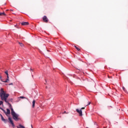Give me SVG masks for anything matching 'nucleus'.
<instances>
[{
	"label": "nucleus",
	"instance_id": "nucleus-1",
	"mask_svg": "<svg viewBox=\"0 0 128 128\" xmlns=\"http://www.w3.org/2000/svg\"><path fill=\"white\" fill-rule=\"evenodd\" d=\"M8 96H10V94L4 92V89L1 88L0 90V98L2 100H4L6 104H8V106L11 110V114L14 120H16V122H18V120H20V115L16 114L14 110V108H12V104H10V100H8Z\"/></svg>",
	"mask_w": 128,
	"mask_h": 128
},
{
	"label": "nucleus",
	"instance_id": "nucleus-2",
	"mask_svg": "<svg viewBox=\"0 0 128 128\" xmlns=\"http://www.w3.org/2000/svg\"><path fill=\"white\" fill-rule=\"evenodd\" d=\"M8 119L10 122L11 124H12V126H13V128H14V122L12 121V118H10V116H8Z\"/></svg>",
	"mask_w": 128,
	"mask_h": 128
},
{
	"label": "nucleus",
	"instance_id": "nucleus-3",
	"mask_svg": "<svg viewBox=\"0 0 128 128\" xmlns=\"http://www.w3.org/2000/svg\"><path fill=\"white\" fill-rule=\"evenodd\" d=\"M76 112H77L78 114H79L80 116H82V110L76 109Z\"/></svg>",
	"mask_w": 128,
	"mask_h": 128
},
{
	"label": "nucleus",
	"instance_id": "nucleus-4",
	"mask_svg": "<svg viewBox=\"0 0 128 128\" xmlns=\"http://www.w3.org/2000/svg\"><path fill=\"white\" fill-rule=\"evenodd\" d=\"M43 20L44 22H48V19L46 16H44L43 17Z\"/></svg>",
	"mask_w": 128,
	"mask_h": 128
},
{
	"label": "nucleus",
	"instance_id": "nucleus-5",
	"mask_svg": "<svg viewBox=\"0 0 128 128\" xmlns=\"http://www.w3.org/2000/svg\"><path fill=\"white\" fill-rule=\"evenodd\" d=\"M22 26H28V22H22L21 23Z\"/></svg>",
	"mask_w": 128,
	"mask_h": 128
},
{
	"label": "nucleus",
	"instance_id": "nucleus-6",
	"mask_svg": "<svg viewBox=\"0 0 128 128\" xmlns=\"http://www.w3.org/2000/svg\"><path fill=\"white\" fill-rule=\"evenodd\" d=\"M10 114V110L9 109H6V116H8V114Z\"/></svg>",
	"mask_w": 128,
	"mask_h": 128
},
{
	"label": "nucleus",
	"instance_id": "nucleus-7",
	"mask_svg": "<svg viewBox=\"0 0 128 128\" xmlns=\"http://www.w3.org/2000/svg\"><path fill=\"white\" fill-rule=\"evenodd\" d=\"M0 116H1L2 120L3 122H6V120L4 118V116H2V115L0 114Z\"/></svg>",
	"mask_w": 128,
	"mask_h": 128
},
{
	"label": "nucleus",
	"instance_id": "nucleus-8",
	"mask_svg": "<svg viewBox=\"0 0 128 128\" xmlns=\"http://www.w3.org/2000/svg\"><path fill=\"white\" fill-rule=\"evenodd\" d=\"M34 104H36V100H34L32 101V108H34Z\"/></svg>",
	"mask_w": 128,
	"mask_h": 128
},
{
	"label": "nucleus",
	"instance_id": "nucleus-9",
	"mask_svg": "<svg viewBox=\"0 0 128 128\" xmlns=\"http://www.w3.org/2000/svg\"><path fill=\"white\" fill-rule=\"evenodd\" d=\"M74 46L77 50H80V48L76 47V46Z\"/></svg>",
	"mask_w": 128,
	"mask_h": 128
},
{
	"label": "nucleus",
	"instance_id": "nucleus-10",
	"mask_svg": "<svg viewBox=\"0 0 128 128\" xmlns=\"http://www.w3.org/2000/svg\"><path fill=\"white\" fill-rule=\"evenodd\" d=\"M90 102H88V104H85V106H90Z\"/></svg>",
	"mask_w": 128,
	"mask_h": 128
},
{
	"label": "nucleus",
	"instance_id": "nucleus-11",
	"mask_svg": "<svg viewBox=\"0 0 128 128\" xmlns=\"http://www.w3.org/2000/svg\"><path fill=\"white\" fill-rule=\"evenodd\" d=\"M4 73L6 74L7 76H8V72L6 71Z\"/></svg>",
	"mask_w": 128,
	"mask_h": 128
},
{
	"label": "nucleus",
	"instance_id": "nucleus-12",
	"mask_svg": "<svg viewBox=\"0 0 128 128\" xmlns=\"http://www.w3.org/2000/svg\"><path fill=\"white\" fill-rule=\"evenodd\" d=\"M0 16H6V14L4 12L0 13Z\"/></svg>",
	"mask_w": 128,
	"mask_h": 128
},
{
	"label": "nucleus",
	"instance_id": "nucleus-13",
	"mask_svg": "<svg viewBox=\"0 0 128 128\" xmlns=\"http://www.w3.org/2000/svg\"><path fill=\"white\" fill-rule=\"evenodd\" d=\"M18 128H24V126H22V125H20L19 127H18Z\"/></svg>",
	"mask_w": 128,
	"mask_h": 128
},
{
	"label": "nucleus",
	"instance_id": "nucleus-14",
	"mask_svg": "<svg viewBox=\"0 0 128 128\" xmlns=\"http://www.w3.org/2000/svg\"><path fill=\"white\" fill-rule=\"evenodd\" d=\"M19 44L20 46H24V44L22 42H19Z\"/></svg>",
	"mask_w": 128,
	"mask_h": 128
},
{
	"label": "nucleus",
	"instance_id": "nucleus-15",
	"mask_svg": "<svg viewBox=\"0 0 128 128\" xmlns=\"http://www.w3.org/2000/svg\"><path fill=\"white\" fill-rule=\"evenodd\" d=\"M6 80H7V82H10V78H9L8 76H7V79Z\"/></svg>",
	"mask_w": 128,
	"mask_h": 128
},
{
	"label": "nucleus",
	"instance_id": "nucleus-16",
	"mask_svg": "<svg viewBox=\"0 0 128 128\" xmlns=\"http://www.w3.org/2000/svg\"><path fill=\"white\" fill-rule=\"evenodd\" d=\"M20 98H26L24 96H22L20 97Z\"/></svg>",
	"mask_w": 128,
	"mask_h": 128
},
{
	"label": "nucleus",
	"instance_id": "nucleus-17",
	"mask_svg": "<svg viewBox=\"0 0 128 128\" xmlns=\"http://www.w3.org/2000/svg\"><path fill=\"white\" fill-rule=\"evenodd\" d=\"M2 104H4V102H2V101L0 100V106H2Z\"/></svg>",
	"mask_w": 128,
	"mask_h": 128
},
{
	"label": "nucleus",
	"instance_id": "nucleus-18",
	"mask_svg": "<svg viewBox=\"0 0 128 128\" xmlns=\"http://www.w3.org/2000/svg\"><path fill=\"white\" fill-rule=\"evenodd\" d=\"M4 82H8V80H5V81H4Z\"/></svg>",
	"mask_w": 128,
	"mask_h": 128
},
{
	"label": "nucleus",
	"instance_id": "nucleus-19",
	"mask_svg": "<svg viewBox=\"0 0 128 128\" xmlns=\"http://www.w3.org/2000/svg\"><path fill=\"white\" fill-rule=\"evenodd\" d=\"M9 84V86H12V84H14L12 83H11V84Z\"/></svg>",
	"mask_w": 128,
	"mask_h": 128
},
{
	"label": "nucleus",
	"instance_id": "nucleus-20",
	"mask_svg": "<svg viewBox=\"0 0 128 128\" xmlns=\"http://www.w3.org/2000/svg\"><path fill=\"white\" fill-rule=\"evenodd\" d=\"M82 110H84V108H82Z\"/></svg>",
	"mask_w": 128,
	"mask_h": 128
},
{
	"label": "nucleus",
	"instance_id": "nucleus-21",
	"mask_svg": "<svg viewBox=\"0 0 128 128\" xmlns=\"http://www.w3.org/2000/svg\"><path fill=\"white\" fill-rule=\"evenodd\" d=\"M124 90V87H122Z\"/></svg>",
	"mask_w": 128,
	"mask_h": 128
},
{
	"label": "nucleus",
	"instance_id": "nucleus-22",
	"mask_svg": "<svg viewBox=\"0 0 128 128\" xmlns=\"http://www.w3.org/2000/svg\"><path fill=\"white\" fill-rule=\"evenodd\" d=\"M0 78H2V76H0Z\"/></svg>",
	"mask_w": 128,
	"mask_h": 128
},
{
	"label": "nucleus",
	"instance_id": "nucleus-23",
	"mask_svg": "<svg viewBox=\"0 0 128 128\" xmlns=\"http://www.w3.org/2000/svg\"><path fill=\"white\" fill-rule=\"evenodd\" d=\"M30 70H32L30 69Z\"/></svg>",
	"mask_w": 128,
	"mask_h": 128
}]
</instances>
